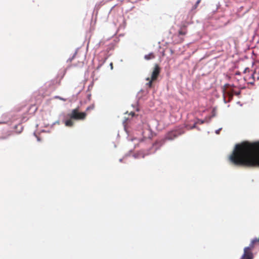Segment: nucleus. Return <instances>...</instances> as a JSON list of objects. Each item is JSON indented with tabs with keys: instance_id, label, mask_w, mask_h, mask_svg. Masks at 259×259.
I'll use <instances>...</instances> for the list:
<instances>
[{
	"instance_id": "nucleus-8",
	"label": "nucleus",
	"mask_w": 259,
	"mask_h": 259,
	"mask_svg": "<svg viewBox=\"0 0 259 259\" xmlns=\"http://www.w3.org/2000/svg\"><path fill=\"white\" fill-rule=\"evenodd\" d=\"M187 33V26L185 25H183L181 26L178 33L179 35H185Z\"/></svg>"
},
{
	"instance_id": "nucleus-1",
	"label": "nucleus",
	"mask_w": 259,
	"mask_h": 259,
	"mask_svg": "<svg viewBox=\"0 0 259 259\" xmlns=\"http://www.w3.org/2000/svg\"><path fill=\"white\" fill-rule=\"evenodd\" d=\"M229 159L235 165L259 167V142L245 141L236 145Z\"/></svg>"
},
{
	"instance_id": "nucleus-15",
	"label": "nucleus",
	"mask_w": 259,
	"mask_h": 259,
	"mask_svg": "<svg viewBox=\"0 0 259 259\" xmlns=\"http://www.w3.org/2000/svg\"><path fill=\"white\" fill-rule=\"evenodd\" d=\"M256 74L257 75H255V80H259V72L258 73H256Z\"/></svg>"
},
{
	"instance_id": "nucleus-4",
	"label": "nucleus",
	"mask_w": 259,
	"mask_h": 259,
	"mask_svg": "<svg viewBox=\"0 0 259 259\" xmlns=\"http://www.w3.org/2000/svg\"><path fill=\"white\" fill-rule=\"evenodd\" d=\"M184 131L181 130H176L168 132L165 136L163 142L166 140H173L179 136L184 134Z\"/></svg>"
},
{
	"instance_id": "nucleus-18",
	"label": "nucleus",
	"mask_w": 259,
	"mask_h": 259,
	"mask_svg": "<svg viewBox=\"0 0 259 259\" xmlns=\"http://www.w3.org/2000/svg\"><path fill=\"white\" fill-rule=\"evenodd\" d=\"M131 114L132 115V116H134V115H135V113H134V112H131Z\"/></svg>"
},
{
	"instance_id": "nucleus-9",
	"label": "nucleus",
	"mask_w": 259,
	"mask_h": 259,
	"mask_svg": "<svg viewBox=\"0 0 259 259\" xmlns=\"http://www.w3.org/2000/svg\"><path fill=\"white\" fill-rule=\"evenodd\" d=\"M72 119H71L70 118V119H67L65 121V124L66 126H68V127H71L74 124V122L72 121Z\"/></svg>"
},
{
	"instance_id": "nucleus-7",
	"label": "nucleus",
	"mask_w": 259,
	"mask_h": 259,
	"mask_svg": "<svg viewBox=\"0 0 259 259\" xmlns=\"http://www.w3.org/2000/svg\"><path fill=\"white\" fill-rule=\"evenodd\" d=\"M257 75L256 74V72L255 71H254L251 75V76H249L248 77L246 76L245 77V79L246 80H248V83L251 84H254V81H255V75Z\"/></svg>"
},
{
	"instance_id": "nucleus-16",
	"label": "nucleus",
	"mask_w": 259,
	"mask_h": 259,
	"mask_svg": "<svg viewBox=\"0 0 259 259\" xmlns=\"http://www.w3.org/2000/svg\"><path fill=\"white\" fill-rule=\"evenodd\" d=\"M76 54H77V53H76V52H75V53H74V55L73 56V57H72L71 58H70V59H69V61H70V62H71V61H72V60L74 59V58L75 56L76 55Z\"/></svg>"
},
{
	"instance_id": "nucleus-17",
	"label": "nucleus",
	"mask_w": 259,
	"mask_h": 259,
	"mask_svg": "<svg viewBox=\"0 0 259 259\" xmlns=\"http://www.w3.org/2000/svg\"><path fill=\"white\" fill-rule=\"evenodd\" d=\"M220 130H218L216 131V133H217V134H219L220 133Z\"/></svg>"
},
{
	"instance_id": "nucleus-21",
	"label": "nucleus",
	"mask_w": 259,
	"mask_h": 259,
	"mask_svg": "<svg viewBox=\"0 0 259 259\" xmlns=\"http://www.w3.org/2000/svg\"><path fill=\"white\" fill-rule=\"evenodd\" d=\"M3 122H0V123H2Z\"/></svg>"
},
{
	"instance_id": "nucleus-5",
	"label": "nucleus",
	"mask_w": 259,
	"mask_h": 259,
	"mask_svg": "<svg viewBox=\"0 0 259 259\" xmlns=\"http://www.w3.org/2000/svg\"><path fill=\"white\" fill-rule=\"evenodd\" d=\"M160 68L158 64H155L153 70L152 72L151 78L153 80H156L158 78L160 72Z\"/></svg>"
},
{
	"instance_id": "nucleus-3",
	"label": "nucleus",
	"mask_w": 259,
	"mask_h": 259,
	"mask_svg": "<svg viewBox=\"0 0 259 259\" xmlns=\"http://www.w3.org/2000/svg\"><path fill=\"white\" fill-rule=\"evenodd\" d=\"M87 114L85 112H80L79 107L73 109L69 114L71 119L76 120H83L86 118Z\"/></svg>"
},
{
	"instance_id": "nucleus-14",
	"label": "nucleus",
	"mask_w": 259,
	"mask_h": 259,
	"mask_svg": "<svg viewBox=\"0 0 259 259\" xmlns=\"http://www.w3.org/2000/svg\"><path fill=\"white\" fill-rule=\"evenodd\" d=\"M249 71H250V70H249V68L247 67V68H246L244 69V70L243 72H244V73H247V72H249Z\"/></svg>"
},
{
	"instance_id": "nucleus-10",
	"label": "nucleus",
	"mask_w": 259,
	"mask_h": 259,
	"mask_svg": "<svg viewBox=\"0 0 259 259\" xmlns=\"http://www.w3.org/2000/svg\"><path fill=\"white\" fill-rule=\"evenodd\" d=\"M155 56L154 54L153 53H151L148 55H145L144 58L147 60H149L154 59L155 58Z\"/></svg>"
},
{
	"instance_id": "nucleus-2",
	"label": "nucleus",
	"mask_w": 259,
	"mask_h": 259,
	"mask_svg": "<svg viewBox=\"0 0 259 259\" xmlns=\"http://www.w3.org/2000/svg\"><path fill=\"white\" fill-rule=\"evenodd\" d=\"M257 244H259V237L252 239L249 245L244 248V253L240 259H253L252 250Z\"/></svg>"
},
{
	"instance_id": "nucleus-19",
	"label": "nucleus",
	"mask_w": 259,
	"mask_h": 259,
	"mask_svg": "<svg viewBox=\"0 0 259 259\" xmlns=\"http://www.w3.org/2000/svg\"><path fill=\"white\" fill-rule=\"evenodd\" d=\"M195 126H196V124L195 123V124H194V125L193 126L192 128H194V127H195Z\"/></svg>"
},
{
	"instance_id": "nucleus-12",
	"label": "nucleus",
	"mask_w": 259,
	"mask_h": 259,
	"mask_svg": "<svg viewBox=\"0 0 259 259\" xmlns=\"http://www.w3.org/2000/svg\"><path fill=\"white\" fill-rule=\"evenodd\" d=\"M201 0H197L195 3V4L194 5V6H193L192 8V10H195L197 8V7H198V5L199 4V3H200Z\"/></svg>"
},
{
	"instance_id": "nucleus-13",
	"label": "nucleus",
	"mask_w": 259,
	"mask_h": 259,
	"mask_svg": "<svg viewBox=\"0 0 259 259\" xmlns=\"http://www.w3.org/2000/svg\"><path fill=\"white\" fill-rule=\"evenodd\" d=\"M94 106L93 105H92V106H90L88 107L87 108L86 110H87V111H88V110H92V109H94Z\"/></svg>"
},
{
	"instance_id": "nucleus-11",
	"label": "nucleus",
	"mask_w": 259,
	"mask_h": 259,
	"mask_svg": "<svg viewBox=\"0 0 259 259\" xmlns=\"http://www.w3.org/2000/svg\"><path fill=\"white\" fill-rule=\"evenodd\" d=\"M146 80L149 81V82L147 83V85L149 88H151L152 86V82L154 81V80H152V78H150L149 77L147 78Z\"/></svg>"
},
{
	"instance_id": "nucleus-20",
	"label": "nucleus",
	"mask_w": 259,
	"mask_h": 259,
	"mask_svg": "<svg viewBox=\"0 0 259 259\" xmlns=\"http://www.w3.org/2000/svg\"><path fill=\"white\" fill-rule=\"evenodd\" d=\"M110 66H112V63H111V64H110Z\"/></svg>"
},
{
	"instance_id": "nucleus-6",
	"label": "nucleus",
	"mask_w": 259,
	"mask_h": 259,
	"mask_svg": "<svg viewBox=\"0 0 259 259\" xmlns=\"http://www.w3.org/2000/svg\"><path fill=\"white\" fill-rule=\"evenodd\" d=\"M230 86V85L228 83L225 84L223 88V92L224 94L227 95L230 98H232L234 93L233 92V91H230L228 90V89L229 88ZM239 92L235 93V94L238 95L239 94Z\"/></svg>"
}]
</instances>
